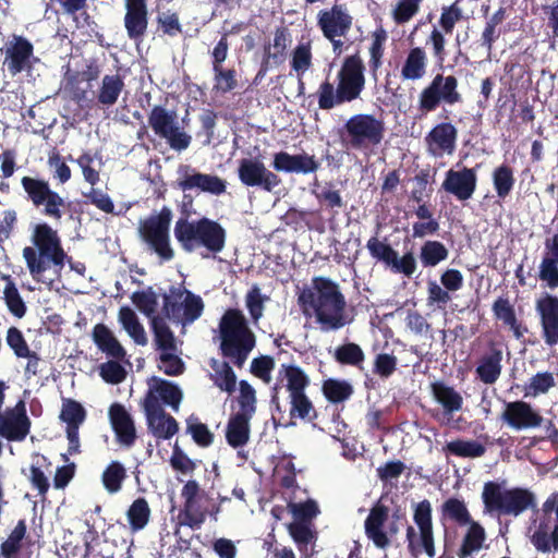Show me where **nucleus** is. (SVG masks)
Returning <instances> with one entry per match:
<instances>
[{
    "mask_svg": "<svg viewBox=\"0 0 558 558\" xmlns=\"http://www.w3.org/2000/svg\"><path fill=\"white\" fill-rule=\"evenodd\" d=\"M482 500L483 512L490 515L518 517L533 508L526 537L537 553L558 551V492L551 493L539 508H535V496L529 489H504L499 483L489 481L484 484Z\"/></svg>",
    "mask_w": 558,
    "mask_h": 558,
    "instance_id": "nucleus-1",
    "label": "nucleus"
},
{
    "mask_svg": "<svg viewBox=\"0 0 558 558\" xmlns=\"http://www.w3.org/2000/svg\"><path fill=\"white\" fill-rule=\"evenodd\" d=\"M298 302L305 316L314 315L323 330H338L347 325V302L339 286L329 278L314 277L303 289Z\"/></svg>",
    "mask_w": 558,
    "mask_h": 558,
    "instance_id": "nucleus-2",
    "label": "nucleus"
},
{
    "mask_svg": "<svg viewBox=\"0 0 558 558\" xmlns=\"http://www.w3.org/2000/svg\"><path fill=\"white\" fill-rule=\"evenodd\" d=\"M365 65L359 53L348 56L338 71L337 87L329 80L318 86L315 94L318 108L330 110L344 102H351L361 96L365 87Z\"/></svg>",
    "mask_w": 558,
    "mask_h": 558,
    "instance_id": "nucleus-3",
    "label": "nucleus"
},
{
    "mask_svg": "<svg viewBox=\"0 0 558 558\" xmlns=\"http://www.w3.org/2000/svg\"><path fill=\"white\" fill-rule=\"evenodd\" d=\"M219 350L236 367L242 368L256 344V337L238 308H228L219 322Z\"/></svg>",
    "mask_w": 558,
    "mask_h": 558,
    "instance_id": "nucleus-4",
    "label": "nucleus"
},
{
    "mask_svg": "<svg viewBox=\"0 0 558 558\" xmlns=\"http://www.w3.org/2000/svg\"><path fill=\"white\" fill-rule=\"evenodd\" d=\"M31 239L33 246L23 248V258L33 279L39 281L51 264L63 266L65 253L58 232L46 222L34 227Z\"/></svg>",
    "mask_w": 558,
    "mask_h": 558,
    "instance_id": "nucleus-5",
    "label": "nucleus"
},
{
    "mask_svg": "<svg viewBox=\"0 0 558 558\" xmlns=\"http://www.w3.org/2000/svg\"><path fill=\"white\" fill-rule=\"evenodd\" d=\"M173 233L181 248L186 253L204 247L211 254H218L223 250L227 239L223 227L207 217L191 221L187 218H179Z\"/></svg>",
    "mask_w": 558,
    "mask_h": 558,
    "instance_id": "nucleus-6",
    "label": "nucleus"
},
{
    "mask_svg": "<svg viewBox=\"0 0 558 558\" xmlns=\"http://www.w3.org/2000/svg\"><path fill=\"white\" fill-rule=\"evenodd\" d=\"M407 523L405 510L401 506L389 508L380 497L369 509L364 532L376 548L387 549Z\"/></svg>",
    "mask_w": 558,
    "mask_h": 558,
    "instance_id": "nucleus-7",
    "label": "nucleus"
},
{
    "mask_svg": "<svg viewBox=\"0 0 558 558\" xmlns=\"http://www.w3.org/2000/svg\"><path fill=\"white\" fill-rule=\"evenodd\" d=\"M385 132L384 120L374 114L357 113L345 121L340 137L347 148L363 150L379 145Z\"/></svg>",
    "mask_w": 558,
    "mask_h": 558,
    "instance_id": "nucleus-8",
    "label": "nucleus"
},
{
    "mask_svg": "<svg viewBox=\"0 0 558 558\" xmlns=\"http://www.w3.org/2000/svg\"><path fill=\"white\" fill-rule=\"evenodd\" d=\"M458 86L459 82L454 75L436 74L418 94V118L436 111L442 104L452 106L462 102L463 98Z\"/></svg>",
    "mask_w": 558,
    "mask_h": 558,
    "instance_id": "nucleus-9",
    "label": "nucleus"
},
{
    "mask_svg": "<svg viewBox=\"0 0 558 558\" xmlns=\"http://www.w3.org/2000/svg\"><path fill=\"white\" fill-rule=\"evenodd\" d=\"M432 513V504L428 499L417 502L413 511L417 531L412 525L407 527L408 550L415 558L422 554L428 558L436 556Z\"/></svg>",
    "mask_w": 558,
    "mask_h": 558,
    "instance_id": "nucleus-10",
    "label": "nucleus"
},
{
    "mask_svg": "<svg viewBox=\"0 0 558 558\" xmlns=\"http://www.w3.org/2000/svg\"><path fill=\"white\" fill-rule=\"evenodd\" d=\"M172 211L163 206L157 215H151L140 223L138 232L144 242L162 259L171 260L174 252L170 245Z\"/></svg>",
    "mask_w": 558,
    "mask_h": 558,
    "instance_id": "nucleus-11",
    "label": "nucleus"
},
{
    "mask_svg": "<svg viewBox=\"0 0 558 558\" xmlns=\"http://www.w3.org/2000/svg\"><path fill=\"white\" fill-rule=\"evenodd\" d=\"M148 125L172 149L182 151L189 148L192 137L179 125L174 110H168L160 105L154 106L148 114Z\"/></svg>",
    "mask_w": 558,
    "mask_h": 558,
    "instance_id": "nucleus-12",
    "label": "nucleus"
},
{
    "mask_svg": "<svg viewBox=\"0 0 558 558\" xmlns=\"http://www.w3.org/2000/svg\"><path fill=\"white\" fill-rule=\"evenodd\" d=\"M21 184L27 199L34 207H44V215L54 220L62 218V208L65 206V201L58 192L51 189L47 180L25 175L21 179Z\"/></svg>",
    "mask_w": 558,
    "mask_h": 558,
    "instance_id": "nucleus-13",
    "label": "nucleus"
},
{
    "mask_svg": "<svg viewBox=\"0 0 558 558\" xmlns=\"http://www.w3.org/2000/svg\"><path fill=\"white\" fill-rule=\"evenodd\" d=\"M379 228L378 226L376 235L369 238L366 243L369 255L393 272L411 278L416 270V259L413 252H407L399 257L398 252L387 242L386 238L380 240L377 236Z\"/></svg>",
    "mask_w": 558,
    "mask_h": 558,
    "instance_id": "nucleus-14",
    "label": "nucleus"
},
{
    "mask_svg": "<svg viewBox=\"0 0 558 558\" xmlns=\"http://www.w3.org/2000/svg\"><path fill=\"white\" fill-rule=\"evenodd\" d=\"M142 405L147 421V428L155 438L168 440L179 432L177 420L162 409L158 397L151 389L146 393Z\"/></svg>",
    "mask_w": 558,
    "mask_h": 558,
    "instance_id": "nucleus-15",
    "label": "nucleus"
},
{
    "mask_svg": "<svg viewBox=\"0 0 558 558\" xmlns=\"http://www.w3.org/2000/svg\"><path fill=\"white\" fill-rule=\"evenodd\" d=\"M238 177L241 183L248 187H258L272 192L282 183L281 178L269 170L263 161L256 158H243L239 161Z\"/></svg>",
    "mask_w": 558,
    "mask_h": 558,
    "instance_id": "nucleus-16",
    "label": "nucleus"
},
{
    "mask_svg": "<svg viewBox=\"0 0 558 558\" xmlns=\"http://www.w3.org/2000/svg\"><path fill=\"white\" fill-rule=\"evenodd\" d=\"M178 172L177 186L182 192L196 190L215 196L226 193L227 182L216 174L199 172L189 165L180 166Z\"/></svg>",
    "mask_w": 558,
    "mask_h": 558,
    "instance_id": "nucleus-17",
    "label": "nucleus"
},
{
    "mask_svg": "<svg viewBox=\"0 0 558 558\" xmlns=\"http://www.w3.org/2000/svg\"><path fill=\"white\" fill-rule=\"evenodd\" d=\"M34 59V46L27 38L13 35L5 44L3 65L12 76L32 70Z\"/></svg>",
    "mask_w": 558,
    "mask_h": 558,
    "instance_id": "nucleus-18",
    "label": "nucleus"
},
{
    "mask_svg": "<svg viewBox=\"0 0 558 558\" xmlns=\"http://www.w3.org/2000/svg\"><path fill=\"white\" fill-rule=\"evenodd\" d=\"M31 420L26 405L20 400L13 408H8L0 415V436L9 441H22L29 434Z\"/></svg>",
    "mask_w": 558,
    "mask_h": 558,
    "instance_id": "nucleus-19",
    "label": "nucleus"
},
{
    "mask_svg": "<svg viewBox=\"0 0 558 558\" xmlns=\"http://www.w3.org/2000/svg\"><path fill=\"white\" fill-rule=\"evenodd\" d=\"M535 311L545 344L555 347L558 344V296L545 293L536 300Z\"/></svg>",
    "mask_w": 558,
    "mask_h": 558,
    "instance_id": "nucleus-20",
    "label": "nucleus"
},
{
    "mask_svg": "<svg viewBox=\"0 0 558 558\" xmlns=\"http://www.w3.org/2000/svg\"><path fill=\"white\" fill-rule=\"evenodd\" d=\"M500 420L515 430L536 428L544 422L541 413L522 400L506 402Z\"/></svg>",
    "mask_w": 558,
    "mask_h": 558,
    "instance_id": "nucleus-21",
    "label": "nucleus"
},
{
    "mask_svg": "<svg viewBox=\"0 0 558 558\" xmlns=\"http://www.w3.org/2000/svg\"><path fill=\"white\" fill-rule=\"evenodd\" d=\"M181 496L184 499L183 508L180 511V518H183L182 524L192 530L201 529L208 512L199 505L202 497L199 484L195 480L187 481L182 487Z\"/></svg>",
    "mask_w": 558,
    "mask_h": 558,
    "instance_id": "nucleus-22",
    "label": "nucleus"
},
{
    "mask_svg": "<svg viewBox=\"0 0 558 558\" xmlns=\"http://www.w3.org/2000/svg\"><path fill=\"white\" fill-rule=\"evenodd\" d=\"M125 14L124 28L130 40L140 44L148 32L149 11L147 0H123Z\"/></svg>",
    "mask_w": 558,
    "mask_h": 558,
    "instance_id": "nucleus-23",
    "label": "nucleus"
},
{
    "mask_svg": "<svg viewBox=\"0 0 558 558\" xmlns=\"http://www.w3.org/2000/svg\"><path fill=\"white\" fill-rule=\"evenodd\" d=\"M291 41V33L287 26H279L275 29L272 44L264 46V58L254 83L262 80L269 69L278 66L286 61L287 50Z\"/></svg>",
    "mask_w": 558,
    "mask_h": 558,
    "instance_id": "nucleus-24",
    "label": "nucleus"
},
{
    "mask_svg": "<svg viewBox=\"0 0 558 558\" xmlns=\"http://www.w3.org/2000/svg\"><path fill=\"white\" fill-rule=\"evenodd\" d=\"M458 129L447 121L437 123L425 136L427 151L435 158L452 155L457 148Z\"/></svg>",
    "mask_w": 558,
    "mask_h": 558,
    "instance_id": "nucleus-25",
    "label": "nucleus"
},
{
    "mask_svg": "<svg viewBox=\"0 0 558 558\" xmlns=\"http://www.w3.org/2000/svg\"><path fill=\"white\" fill-rule=\"evenodd\" d=\"M477 186V173L474 168L463 167L461 170L449 169L445 174L441 189L453 195L458 201L470 199Z\"/></svg>",
    "mask_w": 558,
    "mask_h": 558,
    "instance_id": "nucleus-26",
    "label": "nucleus"
},
{
    "mask_svg": "<svg viewBox=\"0 0 558 558\" xmlns=\"http://www.w3.org/2000/svg\"><path fill=\"white\" fill-rule=\"evenodd\" d=\"M352 16L335 4L330 10H320L317 15V25L326 39L345 36L352 27Z\"/></svg>",
    "mask_w": 558,
    "mask_h": 558,
    "instance_id": "nucleus-27",
    "label": "nucleus"
},
{
    "mask_svg": "<svg viewBox=\"0 0 558 558\" xmlns=\"http://www.w3.org/2000/svg\"><path fill=\"white\" fill-rule=\"evenodd\" d=\"M283 380L286 381L283 387L289 392V397L305 392L311 384L308 375L300 366L282 364L279 371L278 381L274 386L271 395V403L276 405L278 411L281 410L278 397L279 381Z\"/></svg>",
    "mask_w": 558,
    "mask_h": 558,
    "instance_id": "nucleus-28",
    "label": "nucleus"
},
{
    "mask_svg": "<svg viewBox=\"0 0 558 558\" xmlns=\"http://www.w3.org/2000/svg\"><path fill=\"white\" fill-rule=\"evenodd\" d=\"M271 167L277 172L308 174L319 169V162L314 155L306 153L291 155L287 151H279L274 154Z\"/></svg>",
    "mask_w": 558,
    "mask_h": 558,
    "instance_id": "nucleus-29",
    "label": "nucleus"
},
{
    "mask_svg": "<svg viewBox=\"0 0 558 558\" xmlns=\"http://www.w3.org/2000/svg\"><path fill=\"white\" fill-rule=\"evenodd\" d=\"M109 421L116 434L117 440L131 447L136 440V429L130 413L121 403H112L109 408Z\"/></svg>",
    "mask_w": 558,
    "mask_h": 558,
    "instance_id": "nucleus-30",
    "label": "nucleus"
},
{
    "mask_svg": "<svg viewBox=\"0 0 558 558\" xmlns=\"http://www.w3.org/2000/svg\"><path fill=\"white\" fill-rule=\"evenodd\" d=\"M501 362L502 350L492 342L488 351L478 360L475 368L476 378L485 385H494L501 375Z\"/></svg>",
    "mask_w": 558,
    "mask_h": 558,
    "instance_id": "nucleus-31",
    "label": "nucleus"
},
{
    "mask_svg": "<svg viewBox=\"0 0 558 558\" xmlns=\"http://www.w3.org/2000/svg\"><path fill=\"white\" fill-rule=\"evenodd\" d=\"M545 248L546 254L539 265L538 278L554 290L558 288V234L546 239Z\"/></svg>",
    "mask_w": 558,
    "mask_h": 558,
    "instance_id": "nucleus-32",
    "label": "nucleus"
},
{
    "mask_svg": "<svg viewBox=\"0 0 558 558\" xmlns=\"http://www.w3.org/2000/svg\"><path fill=\"white\" fill-rule=\"evenodd\" d=\"M492 311L497 320L509 327L517 340H520L529 331L527 327L518 319L514 306L508 298L499 296L493 303Z\"/></svg>",
    "mask_w": 558,
    "mask_h": 558,
    "instance_id": "nucleus-33",
    "label": "nucleus"
},
{
    "mask_svg": "<svg viewBox=\"0 0 558 558\" xmlns=\"http://www.w3.org/2000/svg\"><path fill=\"white\" fill-rule=\"evenodd\" d=\"M92 338L101 352L118 361L124 360L126 355L124 348L105 324L98 323L94 326Z\"/></svg>",
    "mask_w": 558,
    "mask_h": 558,
    "instance_id": "nucleus-34",
    "label": "nucleus"
},
{
    "mask_svg": "<svg viewBox=\"0 0 558 558\" xmlns=\"http://www.w3.org/2000/svg\"><path fill=\"white\" fill-rule=\"evenodd\" d=\"M252 417L243 414H232L226 428V440L232 448L246 445L250 440V421Z\"/></svg>",
    "mask_w": 558,
    "mask_h": 558,
    "instance_id": "nucleus-35",
    "label": "nucleus"
},
{
    "mask_svg": "<svg viewBox=\"0 0 558 558\" xmlns=\"http://www.w3.org/2000/svg\"><path fill=\"white\" fill-rule=\"evenodd\" d=\"M440 518L442 521H450L459 526H466L473 521L465 501L457 497H450L442 502Z\"/></svg>",
    "mask_w": 558,
    "mask_h": 558,
    "instance_id": "nucleus-36",
    "label": "nucleus"
},
{
    "mask_svg": "<svg viewBox=\"0 0 558 558\" xmlns=\"http://www.w3.org/2000/svg\"><path fill=\"white\" fill-rule=\"evenodd\" d=\"M427 56L423 48L414 47L410 49L401 69V75L404 80L417 81L426 73Z\"/></svg>",
    "mask_w": 558,
    "mask_h": 558,
    "instance_id": "nucleus-37",
    "label": "nucleus"
},
{
    "mask_svg": "<svg viewBox=\"0 0 558 558\" xmlns=\"http://www.w3.org/2000/svg\"><path fill=\"white\" fill-rule=\"evenodd\" d=\"M493 186L499 201L510 196L515 185L513 168L504 162L497 166L492 172Z\"/></svg>",
    "mask_w": 558,
    "mask_h": 558,
    "instance_id": "nucleus-38",
    "label": "nucleus"
},
{
    "mask_svg": "<svg viewBox=\"0 0 558 558\" xmlns=\"http://www.w3.org/2000/svg\"><path fill=\"white\" fill-rule=\"evenodd\" d=\"M466 526L468 530L457 553L458 558H468L473 553L478 551L486 539L485 529L477 521L473 520Z\"/></svg>",
    "mask_w": 558,
    "mask_h": 558,
    "instance_id": "nucleus-39",
    "label": "nucleus"
},
{
    "mask_svg": "<svg viewBox=\"0 0 558 558\" xmlns=\"http://www.w3.org/2000/svg\"><path fill=\"white\" fill-rule=\"evenodd\" d=\"M209 364L214 371V374L210 375V379L215 386L229 395L233 393L236 389V375L230 363L227 361L219 362L211 359Z\"/></svg>",
    "mask_w": 558,
    "mask_h": 558,
    "instance_id": "nucleus-40",
    "label": "nucleus"
},
{
    "mask_svg": "<svg viewBox=\"0 0 558 558\" xmlns=\"http://www.w3.org/2000/svg\"><path fill=\"white\" fill-rule=\"evenodd\" d=\"M432 392L438 403H440L447 413L460 411L463 405V398L453 387L447 386L442 381L432 384Z\"/></svg>",
    "mask_w": 558,
    "mask_h": 558,
    "instance_id": "nucleus-41",
    "label": "nucleus"
},
{
    "mask_svg": "<svg viewBox=\"0 0 558 558\" xmlns=\"http://www.w3.org/2000/svg\"><path fill=\"white\" fill-rule=\"evenodd\" d=\"M124 88L123 78L119 74L105 75L98 89L97 101L107 107L113 106Z\"/></svg>",
    "mask_w": 558,
    "mask_h": 558,
    "instance_id": "nucleus-42",
    "label": "nucleus"
},
{
    "mask_svg": "<svg viewBox=\"0 0 558 558\" xmlns=\"http://www.w3.org/2000/svg\"><path fill=\"white\" fill-rule=\"evenodd\" d=\"M442 451L459 458H480L485 454L486 447L476 440L456 439L447 442Z\"/></svg>",
    "mask_w": 558,
    "mask_h": 558,
    "instance_id": "nucleus-43",
    "label": "nucleus"
},
{
    "mask_svg": "<svg viewBox=\"0 0 558 558\" xmlns=\"http://www.w3.org/2000/svg\"><path fill=\"white\" fill-rule=\"evenodd\" d=\"M88 530L84 534L85 553L83 558H112V553H109L105 547L108 541L100 538L97 530L93 524L86 522Z\"/></svg>",
    "mask_w": 558,
    "mask_h": 558,
    "instance_id": "nucleus-44",
    "label": "nucleus"
},
{
    "mask_svg": "<svg viewBox=\"0 0 558 558\" xmlns=\"http://www.w3.org/2000/svg\"><path fill=\"white\" fill-rule=\"evenodd\" d=\"M313 194L320 206L331 211L332 216L338 215L339 209L345 206V202L343 201L340 191L336 189L332 182L325 183L317 191L314 190Z\"/></svg>",
    "mask_w": 558,
    "mask_h": 558,
    "instance_id": "nucleus-45",
    "label": "nucleus"
},
{
    "mask_svg": "<svg viewBox=\"0 0 558 558\" xmlns=\"http://www.w3.org/2000/svg\"><path fill=\"white\" fill-rule=\"evenodd\" d=\"M289 399V415L291 418H299L312 423L318 417V413L306 392L290 396Z\"/></svg>",
    "mask_w": 558,
    "mask_h": 558,
    "instance_id": "nucleus-46",
    "label": "nucleus"
},
{
    "mask_svg": "<svg viewBox=\"0 0 558 558\" xmlns=\"http://www.w3.org/2000/svg\"><path fill=\"white\" fill-rule=\"evenodd\" d=\"M322 392L330 403H341L348 400L354 392L353 387L347 380L328 378L323 381Z\"/></svg>",
    "mask_w": 558,
    "mask_h": 558,
    "instance_id": "nucleus-47",
    "label": "nucleus"
},
{
    "mask_svg": "<svg viewBox=\"0 0 558 558\" xmlns=\"http://www.w3.org/2000/svg\"><path fill=\"white\" fill-rule=\"evenodd\" d=\"M50 465V461L44 454L35 453L33 456V463L29 468V481L33 487L38 490V494L43 496H45L49 489V482L45 470H48Z\"/></svg>",
    "mask_w": 558,
    "mask_h": 558,
    "instance_id": "nucleus-48",
    "label": "nucleus"
},
{
    "mask_svg": "<svg viewBox=\"0 0 558 558\" xmlns=\"http://www.w3.org/2000/svg\"><path fill=\"white\" fill-rule=\"evenodd\" d=\"M128 521L133 532L143 530L150 518V508L144 497L136 498L126 511Z\"/></svg>",
    "mask_w": 558,
    "mask_h": 558,
    "instance_id": "nucleus-49",
    "label": "nucleus"
},
{
    "mask_svg": "<svg viewBox=\"0 0 558 558\" xmlns=\"http://www.w3.org/2000/svg\"><path fill=\"white\" fill-rule=\"evenodd\" d=\"M449 251L444 243L428 240L420 251V260L425 268L435 267L448 258Z\"/></svg>",
    "mask_w": 558,
    "mask_h": 558,
    "instance_id": "nucleus-50",
    "label": "nucleus"
},
{
    "mask_svg": "<svg viewBox=\"0 0 558 558\" xmlns=\"http://www.w3.org/2000/svg\"><path fill=\"white\" fill-rule=\"evenodd\" d=\"M187 290L183 287L171 286L169 293L163 294L162 313L169 319L181 318L182 305Z\"/></svg>",
    "mask_w": 558,
    "mask_h": 558,
    "instance_id": "nucleus-51",
    "label": "nucleus"
},
{
    "mask_svg": "<svg viewBox=\"0 0 558 558\" xmlns=\"http://www.w3.org/2000/svg\"><path fill=\"white\" fill-rule=\"evenodd\" d=\"M27 532L25 520H19L9 537L0 545V555L2 558H16L22 548V541Z\"/></svg>",
    "mask_w": 558,
    "mask_h": 558,
    "instance_id": "nucleus-52",
    "label": "nucleus"
},
{
    "mask_svg": "<svg viewBox=\"0 0 558 558\" xmlns=\"http://www.w3.org/2000/svg\"><path fill=\"white\" fill-rule=\"evenodd\" d=\"M4 279L7 280V283L3 290V300L8 307V311L13 316L22 318L25 316L27 312V306L23 298L21 296L15 282L11 279V277L7 276Z\"/></svg>",
    "mask_w": 558,
    "mask_h": 558,
    "instance_id": "nucleus-53",
    "label": "nucleus"
},
{
    "mask_svg": "<svg viewBox=\"0 0 558 558\" xmlns=\"http://www.w3.org/2000/svg\"><path fill=\"white\" fill-rule=\"evenodd\" d=\"M387 38V32L383 27L377 28L372 35L368 66L374 77H376L377 71L383 65L385 43Z\"/></svg>",
    "mask_w": 558,
    "mask_h": 558,
    "instance_id": "nucleus-54",
    "label": "nucleus"
},
{
    "mask_svg": "<svg viewBox=\"0 0 558 558\" xmlns=\"http://www.w3.org/2000/svg\"><path fill=\"white\" fill-rule=\"evenodd\" d=\"M556 386L554 374L550 372H538L523 386L524 397L536 398L546 395Z\"/></svg>",
    "mask_w": 558,
    "mask_h": 558,
    "instance_id": "nucleus-55",
    "label": "nucleus"
},
{
    "mask_svg": "<svg viewBox=\"0 0 558 558\" xmlns=\"http://www.w3.org/2000/svg\"><path fill=\"white\" fill-rule=\"evenodd\" d=\"M125 478V468L119 461L110 462L101 475L104 487L110 494L118 493L121 489L122 483Z\"/></svg>",
    "mask_w": 558,
    "mask_h": 558,
    "instance_id": "nucleus-56",
    "label": "nucleus"
},
{
    "mask_svg": "<svg viewBox=\"0 0 558 558\" xmlns=\"http://www.w3.org/2000/svg\"><path fill=\"white\" fill-rule=\"evenodd\" d=\"M151 329L159 350L163 352L175 351L177 347L173 332L163 318L154 316L151 319Z\"/></svg>",
    "mask_w": 558,
    "mask_h": 558,
    "instance_id": "nucleus-57",
    "label": "nucleus"
},
{
    "mask_svg": "<svg viewBox=\"0 0 558 558\" xmlns=\"http://www.w3.org/2000/svg\"><path fill=\"white\" fill-rule=\"evenodd\" d=\"M153 379L156 381L154 390L158 393L161 401L165 404L170 405L174 411H178L183 397L178 385L157 377H154Z\"/></svg>",
    "mask_w": 558,
    "mask_h": 558,
    "instance_id": "nucleus-58",
    "label": "nucleus"
},
{
    "mask_svg": "<svg viewBox=\"0 0 558 558\" xmlns=\"http://www.w3.org/2000/svg\"><path fill=\"white\" fill-rule=\"evenodd\" d=\"M186 433L191 435L194 442L202 447L207 448L214 442V434L209 430L208 426L199 422L198 417L191 415L186 420Z\"/></svg>",
    "mask_w": 558,
    "mask_h": 558,
    "instance_id": "nucleus-59",
    "label": "nucleus"
},
{
    "mask_svg": "<svg viewBox=\"0 0 558 558\" xmlns=\"http://www.w3.org/2000/svg\"><path fill=\"white\" fill-rule=\"evenodd\" d=\"M333 357L341 365L360 366L364 362L365 354L359 344L349 342L339 345Z\"/></svg>",
    "mask_w": 558,
    "mask_h": 558,
    "instance_id": "nucleus-60",
    "label": "nucleus"
},
{
    "mask_svg": "<svg viewBox=\"0 0 558 558\" xmlns=\"http://www.w3.org/2000/svg\"><path fill=\"white\" fill-rule=\"evenodd\" d=\"M85 417L86 411L80 402L73 399L63 400L60 420L66 423V427H80V425L85 421Z\"/></svg>",
    "mask_w": 558,
    "mask_h": 558,
    "instance_id": "nucleus-61",
    "label": "nucleus"
},
{
    "mask_svg": "<svg viewBox=\"0 0 558 558\" xmlns=\"http://www.w3.org/2000/svg\"><path fill=\"white\" fill-rule=\"evenodd\" d=\"M312 60L313 54L311 43H301L292 51L291 68L296 72L298 76H303V74L312 66Z\"/></svg>",
    "mask_w": 558,
    "mask_h": 558,
    "instance_id": "nucleus-62",
    "label": "nucleus"
},
{
    "mask_svg": "<svg viewBox=\"0 0 558 558\" xmlns=\"http://www.w3.org/2000/svg\"><path fill=\"white\" fill-rule=\"evenodd\" d=\"M240 395L238 402L240 411L235 414H243L245 416L253 417L256 412V391L252 385L246 380H240L239 383Z\"/></svg>",
    "mask_w": 558,
    "mask_h": 558,
    "instance_id": "nucleus-63",
    "label": "nucleus"
},
{
    "mask_svg": "<svg viewBox=\"0 0 558 558\" xmlns=\"http://www.w3.org/2000/svg\"><path fill=\"white\" fill-rule=\"evenodd\" d=\"M132 302L147 317H154L158 305V296L151 287L144 291H136L131 296Z\"/></svg>",
    "mask_w": 558,
    "mask_h": 558,
    "instance_id": "nucleus-64",
    "label": "nucleus"
}]
</instances>
